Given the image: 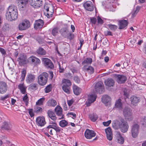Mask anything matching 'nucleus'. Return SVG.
Segmentation results:
<instances>
[{"label":"nucleus","mask_w":146,"mask_h":146,"mask_svg":"<svg viewBox=\"0 0 146 146\" xmlns=\"http://www.w3.org/2000/svg\"><path fill=\"white\" fill-rule=\"evenodd\" d=\"M18 15V10L17 7L14 5L9 6L5 14L6 19L10 21L15 20L17 19Z\"/></svg>","instance_id":"f257e3e1"},{"label":"nucleus","mask_w":146,"mask_h":146,"mask_svg":"<svg viewBox=\"0 0 146 146\" xmlns=\"http://www.w3.org/2000/svg\"><path fill=\"white\" fill-rule=\"evenodd\" d=\"M112 127L115 129H119L123 133L126 132L129 127L127 123L122 118L113 121Z\"/></svg>","instance_id":"f03ea898"},{"label":"nucleus","mask_w":146,"mask_h":146,"mask_svg":"<svg viewBox=\"0 0 146 146\" xmlns=\"http://www.w3.org/2000/svg\"><path fill=\"white\" fill-rule=\"evenodd\" d=\"M48 77V74L44 72L40 74L38 78V83L41 86L45 85L47 83Z\"/></svg>","instance_id":"7ed1b4c3"},{"label":"nucleus","mask_w":146,"mask_h":146,"mask_svg":"<svg viewBox=\"0 0 146 146\" xmlns=\"http://www.w3.org/2000/svg\"><path fill=\"white\" fill-rule=\"evenodd\" d=\"M44 11L48 18L52 17L54 12L52 6L49 4H45L44 7Z\"/></svg>","instance_id":"20e7f679"},{"label":"nucleus","mask_w":146,"mask_h":146,"mask_svg":"<svg viewBox=\"0 0 146 146\" xmlns=\"http://www.w3.org/2000/svg\"><path fill=\"white\" fill-rule=\"evenodd\" d=\"M62 82L64 84L62 87V88L63 91L67 94L70 93V87L72 83L70 80L64 79L62 80Z\"/></svg>","instance_id":"39448f33"},{"label":"nucleus","mask_w":146,"mask_h":146,"mask_svg":"<svg viewBox=\"0 0 146 146\" xmlns=\"http://www.w3.org/2000/svg\"><path fill=\"white\" fill-rule=\"evenodd\" d=\"M139 127L138 124L134 123L131 127V134L133 138H136L138 135L139 131Z\"/></svg>","instance_id":"423d86ee"},{"label":"nucleus","mask_w":146,"mask_h":146,"mask_svg":"<svg viewBox=\"0 0 146 146\" xmlns=\"http://www.w3.org/2000/svg\"><path fill=\"white\" fill-rule=\"evenodd\" d=\"M41 60L44 66L46 68L52 69L54 68V64L50 59L47 58H43Z\"/></svg>","instance_id":"0eeeda50"},{"label":"nucleus","mask_w":146,"mask_h":146,"mask_svg":"<svg viewBox=\"0 0 146 146\" xmlns=\"http://www.w3.org/2000/svg\"><path fill=\"white\" fill-rule=\"evenodd\" d=\"M104 89V86L102 82H98L96 84L95 90L97 93L100 94H102Z\"/></svg>","instance_id":"6e6552de"},{"label":"nucleus","mask_w":146,"mask_h":146,"mask_svg":"<svg viewBox=\"0 0 146 146\" xmlns=\"http://www.w3.org/2000/svg\"><path fill=\"white\" fill-rule=\"evenodd\" d=\"M30 22L29 21L25 20L19 24V29L21 31L25 30L30 27Z\"/></svg>","instance_id":"1a4fd4ad"},{"label":"nucleus","mask_w":146,"mask_h":146,"mask_svg":"<svg viewBox=\"0 0 146 146\" xmlns=\"http://www.w3.org/2000/svg\"><path fill=\"white\" fill-rule=\"evenodd\" d=\"M115 80L119 84H121L125 83L127 80V78L123 75L115 74L114 76Z\"/></svg>","instance_id":"9d476101"},{"label":"nucleus","mask_w":146,"mask_h":146,"mask_svg":"<svg viewBox=\"0 0 146 146\" xmlns=\"http://www.w3.org/2000/svg\"><path fill=\"white\" fill-rule=\"evenodd\" d=\"M54 112L56 115L59 117V119L64 118L62 109L61 107L58 106H57L54 109Z\"/></svg>","instance_id":"9b49d317"},{"label":"nucleus","mask_w":146,"mask_h":146,"mask_svg":"<svg viewBox=\"0 0 146 146\" xmlns=\"http://www.w3.org/2000/svg\"><path fill=\"white\" fill-rule=\"evenodd\" d=\"M96 134L94 131L87 129L85 131L84 136L86 139H90L94 137Z\"/></svg>","instance_id":"f8f14e48"},{"label":"nucleus","mask_w":146,"mask_h":146,"mask_svg":"<svg viewBox=\"0 0 146 146\" xmlns=\"http://www.w3.org/2000/svg\"><path fill=\"white\" fill-rule=\"evenodd\" d=\"M29 2L30 5L34 8L40 7L42 4L41 0H29Z\"/></svg>","instance_id":"ddd939ff"},{"label":"nucleus","mask_w":146,"mask_h":146,"mask_svg":"<svg viewBox=\"0 0 146 146\" xmlns=\"http://www.w3.org/2000/svg\"><path fill=\"white\" fill-rule=\"evenodd\" d=\"M17 61L21 66H23L26 64L28 61L27 60V57L26 55L21 54L18 58Z\"/></svg>","instance_id":"4468645a"},{"label":"nucleus","mask_w":146,"mask_h":146,"mask_svg":"<svg viewBox=\"0 0 146 146\" xmlns=\"http://www.w3.org/2000/svg\"><path fill=\"white\" fill-rule=\"evenodd\" d=\"M36 124L38 126L42 127L46 123L45 119L43 116H39L36 119Z\"/></svg>","instance_id":"2eb2a0df"},{"label":"nucleus","mask_w":146,"mask_h":146,"mask_svg":"<svg viewBox=\"0 0 146 146\" xmlns=\"http://www.w3.org/2000/svg\"><path fill=\"white\" fill-rule=\"evenodd\" d=\"M97 97L95 94H91L88 95V101L86 102V104L88 107L90 106L91 104L94 102Z\"/></svg>","instance_id":"dca6fc26"},{"label":"nucleus","mask_w":146,"mask_h":146,"mask_svg":"<svg viewBox=\"0 0 146 146\" xmlns=\"http://www.w3.org/2000/svg\"><path fill=\"white\" fill-rule=\"evenodd\" d=\"M59 31L61 35L64 38L67 37L70 32L68 30V27L67 26L62 28Z\"/></svg>","instance_id":"f3484780"},{"label":"nucleus","mask_w":146,"mask_h":146,"mask_svg":"<svg viewBox=\"0 0 146 146\" xmlns=\"http://www.w3.org/2000/svg\"><path fill=\"white\" fill-rule=\"evenodd\" d=\"M83 5L85 8L88 11H92L94 9L92 3L90 1H86Z\"/></svg>","instance_id":"a211bd4d"},{"label":"nucleus","mask_w":146,"mask_h":146,"mask_svg":"<svg viewBox=\"0 0 146 146\" xmlns=\"http://www.w3.org/2000/svg\"><path fill=\"white\" fill-rule=\"evenodd\" d=\"M36 76L34 74L29 73L26 77V81L28 84H30L33 82L35 80Z\"/></svg>","instance_id":"6ab92c4d"},{"label":"nucleus","mask_w":146,"mask_h":146,"mask_svg":"<svg viewBox=\"0 0 146 146\" xmlns=\"http://www.w3.org/2000/svg\"><path fill=\"white\" fill-rule=\"evenodd\" d=\"M130 99L131 104L133 106H136L139 102V98L134 95L131 96Z\"/></svg>","instance_id":"aec40b11"},{"label":"nucleus","mask_w":146,"mask_h":146,"mask_svg":"<svg viewBox=\"0 0 146 146\" xmlns=\"http://www.w3.org/2000/svg\"><path fill=\"white\" fill-rule=\"evenodd\" d=\"M7 85L5 82H0V93L2 94L5 93L7 90Z\"/></svg>","instance_id":"412c9836"},{"label":"nucleus","mask_w":146,"mask_h":146,"mask_svg":"<svg viewBox=\"0 0 146 146\" xmlns=\"http://www.w3.org/2000/svg\"><path fill=\"white\" fill-rule=\"evenodd\" d=\"M105 132L107 139L109 140H111L113 138V134L111 128L109 127L106 128L105 129Z\"/></svg>","instance_id":"4be33fe9"},{"label":"nucleus","mask_w":146,"mask_h":146,"mask_svg":"<svg viewBox=\"0 0 146 146\" xmlns=\"http://www.w3.org/2000/svg\"><path fill=\"white\" fill-rule=\"evenodd\" d=\"M44 24V22L43 20L39 19L36 21L34 24L35 29H37L42 27Z\"/></svg>","instance_id":"5701e85b"},{"label":"nucleus","mask_w":146,"mask_h":146,"mask_svg":"<svg viewBox=\"0 0 146 146\" xmlns=\"http://www.w3.org/2000/svg\"><path fill=\"white\" fill-rule=\"evenodd\" d=\"M115 136L118 143L122 144L123 143L124 139L119 132H117Z\"/></svg>","instance_id":"b1692460"},{"label":"nucleus","mask_w":146,"mask_h":146,"mask_svg":"<svg viewBox=\"0 0 146 146\" xmlns=\"http://www.w3.org/2000/svg\"><path fill=\"white\" fill-rule=\"evenodd\" d=\"M18 88L23 94H25L27 93V87L24 83L20 84L18 86Z\"/></svg>","instance_id":"393cba45"},{"label":"nucleus","mask_w":146,"mask_h":146,"mask_svg":"<svg viewBox=\"0 0 146 146\" xmlns=\"http://www.w3.org/2000/svg\"><path fill=\"white\" fill-rule=\"evenodd\" d=\"M12 127V125L9 123L5 122L1 126V129L3 130H10Z\"/></svg>","instance_id":"a878e982"},{"label":"nucleus","mask_w":146,"mask_h":146,"mask_svg":"<svg viewBox=\"0 0 146 146\" xmlns=\"http://www.w3.org/2000/svg\"><path fill=\"white\" fill-rule=\"evenodd\" d=\"M28 0H17L19 7L21 8L25 7L27 3Z\"/></svg>","instance_id":"bb28decb"},{"label":"nucleus","mask_w":146,"mask_h":146,"mask_svg":"<svg viewBox=\"0 0 146 146\" xmlns=\"http://www.w3.org/2000/svg\"><path fill=\"white\" fill-rule=\"evenodd\" d=\"M104 83L106 86L110 87L114 85V81L111 78H109L105 81Z\"/></svg>","instance_id":"cd10ccee"},{"label":"nucleus","mask_w":146,"mask_h":146,"mask_svg":"<svg viewBox=\"0 0 146 146\" xmlns=\"http://www.w3.org/2000/svg\"><path fill=\"white\" fill-rule=\"evenodd\" d=\"M50 123L54 124L52 126V129L56 131V133H59L62 130L61 128L57 126L56 123L55 122H50Z\"/></svg>","instance_id":"c85d7f7f"},{"label":"nucleus","mask_w":146,"mask_h":146,"mask_svg":"<svg viewBox=\"0 0 146 146\" xmlns=\"http://www.w3.org/2000/svg\"><path fill=\"white\" fill-rule=\"evenodd\" d=\"M47 114L48 117L52 120L55 121L56 120V116L53 112L51 110H49L47 111Z\"/></svg>","instance_id":"c756f323"},{"label":"nucleus","mask_w":146,"mask_h":146,"mask_svg":"<svg viewBox=\"0 0 146 146\" xmlns=\"http://www.w3.org/2000/svg\"><path fill=\"white\" fill-rule=\"evenodd\" d=\"M29 59L31 60L32 62L36 64H39L40 62V60L38 58L34 56H31Z\"/></svg>","instance_id":"7c9ffc66"},{"label":"nucleus","mask_w":146,"mask_h":146,"mask_svg":"<svg viewBox=\"0 0 146 146\" xmlns=\"http://www.w3.org/2000/svg\"><path fill=\"white\" fill-rule=\"evenodd\" d=\"M119 29H121L124 28L128 24L127 21L123 20L119 21Z\"/></svg>","instance_id":"2f4dec72"},{"label":"nucleus","mask_w":146,"mask_h":146,"mask_svg":"<svg viewBox=\"0 0 146 146\" xmlns=\"http://www.w3.org/2000/svg\"><path fill=\"white\" fill-rule=\"evenodd\" d=\"M57 102L53 99H50L48 100L47 102L48 106L51 107H55L57 105Z\"/></svg>","instance_id":"473e14b6"},{"label":"nucleus","mask_w":146,"mask_h":146,"mask_svg":"<svg viewBox=\"0 0 146 146\" xmlns=\"http://www.w3.org/2000/svg\"><path fill=\"white\" fill-rule=\"evenodd\" d=\"M73 89L74 94L76 95H79L81 91V89L76 86H73Z\"/></svg>","instance_id":"72a5a7b5"},{"label":"nucleus","mask_w":146,"mask_h":146,"mask_svg":"<svg viewBox=\"0 0 146 146\" xmlns=\"http://www.w3.org/2000/svg\"><path fill=\"white\" fill-rule=\"evenodd\" d=\"M111 100V98L110 96L106 95L103 96L102 98V102L104 103H106Z\"/></svg>","instance_id":"f704fd0d"},{"label":"nucleus","mask_w":146,"mask_h":146,"mask_svg":"<svg viewBox=\"0 0 146 146\" xmlns=\"http://www.w3.org/2000/svg\"><path fill=\"white\" fill-rule=\"evenodd\" d=\"M90 119L93 122H95L98 118V116L96 114H90L88 115Z\"/></svg>","instance_id":"c9c22d12"},{"label":"nucleus","mask_w":146,"mask_h":146,"mask_svg":"<svg viewBox=\"0 0 146 146\" xmlns=\"http://www.w3.org/2000/svg\"><path fill=\"white\" fill-rule=\"evenodd\" d=\"M92 62V59L90 58H86L82 62L83 65H85L86 64H91Z\"/></svg>","instance_id":"e433bc0d"},{"label":"nucleus","mask_w":146,"mask_h":146,"mask_svg":"<svg viewBox=\"0 0 146 146\" xmlns=\"http://www.w3.org/2000/svg\"><path fill=\"white\" fill-rule=\"evenodd\" d=\"M52 126L53 125H49L46 128H45L44 129L45 131L48 132V133H49L50 135H53V134L52 133V129L53 127Z\"/></svg>","instance_id":"4c0bfd02"},{"label":"nucleus","mask_w":146,"mask_h":146,"mask_svg":"<svg viewBox=\"0 0 146 146\" xmlns=\"http://www.w3.org/2000/svg\"><path fill=\"white\" fill-rule=\"evenodd\" d=\"M116 108H118L119 109H121L122 108V104L121 102V100L119 99L116 102L115 105Z\"/></svg>","instance_id":"58836bf2"},{"label":"nucleus","mask_w":146,"mask_h":146,"mask_svg":"<svg viewBox=\"0 0 146 146\" xmlns=\"http://www.w3.org/2000/svg\"><path fill=\"white\" fill-rule=\"evenodd\" d=\"M125 118L127 119L128 121H130L132 120L133 119V116L132 115V113H129V114L127 115L125 113V115H124Z\"/></svg>","instance_id":"ea45409f"},{"label":"nucleus","mask_w":146,"mask_h":146,"mask_svg":"<svg viewBox=\"0 0 146 146\" xmlns=\"http://www.w3.org/2000/svg\"><path fill=\"white\" fill-rule=\"evenodd\" d=\"M59 30V28L57 27L54 28L52 30V35L54 36H56L58 33Z\"/></svg>","instance_id":"a19ab883"},{"label":"nucleus","mask_w":146,"mask_h":146,"mask_svg":"<svg viewBox=\"0 0 146 146\" xmlns=\"http://www.w3.org/2000/svg\"><path fill=\"white\" fill-rule=\"evenodd\" d=\"M37 53L39 54L44 55L46 54V51L42 48H40L37 50Z\"/></svg>","instance_id":"79ce46f5"},{"label":"nucleus","mask_w":146,"mask_h":146,"mask_svg":"<svg viewBox=\"0 0 146 146\" xmlns=\"http://www.w3.org/2000/svg\"><path fill=\"white\" fill-rule=\"evenodd\" d=\"M29 87L32 90H36L38 88V85L36 84H32L29 85Z\"/></svg>","instance_id":"37998d69"},{"label":"nucleus","mask_w":146,"mask_h":146,"mask_svg":"<svg viewBox=\"0 0 146 146\" xmlns=\"http://www.w3.org/2000/svg\"><path fill=\"white\" fill-rule=\"evenodd\" d=\"M68 124V123L65 120H61L59 123V125L62 127L66 126Z\"/></svg>","instance_id":"c03bdc74"},{"label":"nucleus","mask_w":146,"mask_h":146,"mask_svg":"<svg viewBox=\"0 0 146 146\" xmlns=\"http://www.w3.org/2000/svg\"><path fill=\"white\" fill-rule=\"evenodd\" d=\"M108 26L110 30L112 31H115L117 28V26L112 24H108Z\"/></svg>","instance_id":"a18cd8bd"},{"label":"nucleus","mask_w":146,"mask_h":146,"mask_svg":"<svg viewBox=\"0 0 146 146\" xmlns=\"http://www.w3.org/2000/svg\"><path fill=\"white\" fill-rule=\"evenodd\" d=\"M34 111L36 113H40L42 111V110L41 108L36 106L34 108Z\"/></svg>","instance_id":"49530a36"},{"label":"nucleus","mask_w":146,"mask_h":146,"mask_svg":"<svg viewBox=\"0 0 146 146\" xmlns=\"http://www.w3.org/2000/svg\"><path fill=\"white\" fill-rule=\"evenodd\" d=\"M44 98H42L38 100L36 102V105L37 106H40L43 104V102L45 100Z\"/></svg>","instance_id":"de8ad7c7"},{"label":"nucleus","mask_w":146,"mask_h":146,"mask_svg":"<svg viewBox=\"0 0 146 146\" xmlns=\"http://www.w3.org/2000/svg\"><path fill=\"white\" fill-rule=\"evenodd\" d=\"M23 100L26 106H27L29 103V99L26 93L25 95L23 97Z\"/></svg>","instance_id":"09e8293b"},{"label":"nucleus","mask_w":146,"mask_h":146,"mask_svg":"<svg viewBox=\"0 0 146 146\" xmlns=\"http://www.w3.org/2000/svg\"><path fill=\"white\" fill-rule=\"evenodd\" d=\"M45 92L46 93H49L52 90L51 84L48 85L44 89Z\"/></svg>","instance_id":"8fccbe9b"},{"label":"nucleus","mask_w":146,"mask_h":146,"mask_svg":"<svg viewBox=\"0 0 146 146\" xmlns=\"http://www.w3.org/2000/svg\"><path fill=\"white\" fill-rule=\"evenodd\" d=\"M131 111L130 109L128 108H125L123 110V113L124 115H125V113L127 115L129 114V113H131Z\"/></svg>","instance_id":"3c124183"},{"label":"nucleus","mask_w":146,"mask_h":146,"mask_svg":"<svg viewBox=\"0 0 146 146\" xmlns=\"http://www.w3.org/2000/svg\"><path fill=\"white\" fill-rule=\"evenodd\" d=\"M26 74V71L25 70H23L21 72V78L22 80H23L25 78Z\"/></svg>","instance_id":"603ef678"},{"label":"nucleus","mask_w":146,"mask_h":146,"mask_svg":"<svg viewBox=\"0 0 146 146\" xmlns=\"http://www.w3.org/2000/svg\"><path fill=\"white\" fill-rule=\"evenodd\" d=\"M86 70L90 73L92 74L94 72V69L91 66H89L86 69Z\"/></svg>","instance_id":"864d4df0"},{"label":"nucleus","mask_w":146,"mask_h":146,"mask_svg":"<svg viewBox=\"0 0 146 146\" xmlns=\"http://www.w3.org/2000/svg\"><path fill=\"white\" fill-rule=\"evenodd\" d=\"M74 37V35L73 34H72L71 32H70L68 34V36H67L66 37V38H67L68 39H69L70 40H71Z\"/></svg>","instance_id":"5fc2aeb1"},{"label":"nucleus","mask_w":146,"mask_h":146,"mask_svg":"<svg viewBox=\"0 0 146 146\" xmlns=\"http://www.w3.org/2000/svg\"><path fill=\"white\" fill-rule=\"evenodd\" d=\"M98 23L99 25H102L104 23L103 20L99 17H97Z\"/></svg>","instance_id":"6e6d98bb"},{"label":"nucleus","mask_w":146,"mask_h":146,"mask_svg":"<svg viewBox=\"0 0 146 146\" xmlns=\"http://www.w3.org/2000/svg\"><path fill=\"white\" fill-rule=\"evenodd\" d=\"M10 96V95L9 94H7L5 96H2L1 97V100H5L7 99V98H9Z\"/></svg>","instance_id":"4d7b16f0"},{"label":"nucleus","mask_w":146,"mask_h":146,"mask_svg":"<svg viewBox=\"0 0 146 146\" xmlns=\"http://www.w3.org/2000/svg\"><path fill=\"white\" fill-rule=\"evenodd\" d=\"M74 80L76 82L78 83H80V81L79 78L77 76H74Z\"/></svg>","instance_id":"13d9d810"},{"label":"nucleus","mask_w":146,"mask_h":146,"mask_svg":"<svg viewBox=\"0 0 146 146\" xmlns=\"http://www.w3.org/2000/svg\"><path fill=\"white\" fill-rule=\"evenodd\" d=\"M111 121L109 120L106 122H103V124L105 126H108L111 123Z\"/></svg>","instance_id":"bf43d9fd"},{"label":"nucleus","mask_w":146,"mask_h":146,"mask_svg":"<svg viewBox=\"0 0 146 146\" xmlns=\"http://www.w3.org/2000/svg\"><path fill=\"white\" fill-rule=\"evenodd\" d=\"M28 110L29 114L31 117H33L34 115V114L33 112V109H29Z\"/></svg>","instance_id":"052dcab7"},{"label":"nucleus","mask_w":146,"mask_h":146,"mask_svg":"<svg viewBox=\"0 0 146 146\" xmlns=\"http://www.w3.org/2000/svg\"><path fill=\"white\" fill-rule=\"evenodd\" d=\"M90 21L92 24H95L97 21V19L94 17L91 18Z\"/></svg>","instance_id":"680f3d73"},{"label":"nucleus","mask_w":146,"mask_h":146,"mask_svg":"<svg viewBox=\"0 0 146 146\" xmlns=\"http://www.w3.org/2000/svg\"><path fill=\"white\" fill-rule=\"evenodd\" d=\"M105 34L106 36H112V34L111 32L110 31H107L105 32Z\"/></svg>","instance_id":"e2e57ef3"},{"label":"nucleus","mask_w":146,"mask_h":146,"mask_svg":"<svg viewBox=\"0 0 146 146\" xmlns=\"http://www.w3.org/2000/svg\"><path fill=\"white\" fill-rule=\"evenodd\" d=\"M74 102V101L73 99L67 101V103L69 106H70L73 104Z\"/></svg>","instance_id":"0e129e2a"},{"label":"nucleus","mask_w":146,"mask_h":146,"mask_svg":"<svg viewBox=\"0 0 146 146\" xmlns=\"http://www.w3.org/2000/svg\"><path fill=\"white\" fill-rule=\"evenodd\" d=\"M0 52L4 56L6 54V53L5 50L2 48H0Z\"/></svg>","instance_id":"69168bd1"},{"label":"nucleus","mask_w":146,"mask_h":146,"mask_svg":"<svg viewBox=\"0 0 146 146\" xmlns=\"http://www.w3.org/2000/svg\"><path fill=\"white\" fill-rule=\"evenodd\" d=\"M71 70L73 73H77L78 72L77 69L75 68H73L71 69Z\"/></svg>","instance_id":"338daca9"},{"label":"nucleus","mask_w":146,"mask_h":146,"mask_svg":"<svg viewBox=\"0 0 146 146\" xmlns=\"http://www.w3.org/2000/svg\"><path fill=\"white\" fill-rule=\"evenodd\" d=\"M49 78L51 80L53 77V72L52 71H50L49 72Z\"/></svg>","instance_id":"774afa93"}]
</instances>
